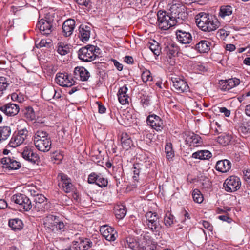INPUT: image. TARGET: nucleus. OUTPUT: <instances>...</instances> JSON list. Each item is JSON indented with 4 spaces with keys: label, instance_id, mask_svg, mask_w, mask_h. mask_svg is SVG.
Listing matches in <instances>:
<instances>
[{
    "label": "nucleus",
    "instance_id": "obj_1",
    "mask_svg": "<svg viewBox=\"0 0 250 250\" xmlns=\"http://www.w3.org/2000/svg\"><path fill=\"white\" fill-rule=\"evenodd\" d=\"M195 21L197 26L205 32L215 31L220 26V22L215 16L204 12L198 14Z\"/></svg>",
    "mask_w": 250,
    "mask_h": 250
},
{
    "label": "nucleus",
    "instance_id": "obj_2",
    "mask_svg": "<svg viewBox=\"0 0 250 250\" xmlns=\"http://www.w3.org/2000/svg\"><path fill=\"white\" fill-rule=\"evenodd\" d=\"M170 16L177 21L178 24L182 23L188 17V13L186 12V8L181 3H177L172 4L170 8Z\"/></svg>",
    "mask_w": 250,
    "mask_h": 250
},
{
    "label": "nucleus",
    "instance_id": "obj_3",
    "mask_svg": "<svg viewBox=\"0 0 250 250\" xmlns=\"http://www.w3.org/2000/svg\"><path fill=\"white\" fill-rule=\"evenodd\" d=\"M158 26L161 29L166 30L178 24L177 21L167 14L166 11H159L157 13Z\"/></svg>",
    "mask_w": 250,
    "mask_h": 250
},
{
    "label": "nucleus",
    "instance_id": "obj_4",
    "mask_svg": "<svg viewBox=\"0 0 250 250\" xmlns=\"http://www.w3.org/2000/svg\"><path fill=\"white\" fill-rule=\"evenodd\" d=\"M179 47L174 42H167L166 44L164 51L167 55V62L171 65H174L176 63V58L179 52Z\"/></svg>",
    "mask_w": 250,
    "mask_h": 250
},
{
    "label": "nucleus",
    "instance_id": "obj_5",
    "mask_svg": "<svg viewBox=\"0 0 250 250\" xmlns=\"http://www.w3.org/2000/svg\"><path fill=\"white\" fill-rule=\"evenodd\" d=\"M28 133V131L25 128L18 131L17 133H15L9 143L10 146L15 148L23 144L27 139Z\"/></svg>",
    "mask_w": 250,
    "mask_h": 250
},
{
    "label": "nucleus",
    "instance_id": "obj_6",
    "mask_svg": "<svg viewBox=\"0 0 250 250\" xmlns=\"http://www.w3.org/2000/svg\"><path fill=\"white\" fill-rule=\"evenodd\" d=\"M241 181L237 176H231L227 178L224 183V187L227 192H234L240 188Z\"/></svg>",
    "mask_w": 250,
    "mask_h": 250
},
{
    "label": "nucleus",
    "instance_id": "obj_7",
    "mask_svg": "<svg viewBox=\"0 0 250 250\" xmlns=\"http://www.w3.org/2000/svg\"><path fill=\"white\" fill-rule=\"evenodd\" d=\"M79 58L85 62L93 60L94 45H88L80 49L78 52Z\"/></svg>",
    "mask_w": 250,
    "mask_h": 250
},
{
    "label": "nucleus",
    "instance_id": "obj_8",
    "mask_svg": "<svg viewBox=\"0 0 250 250\" xmlns=\"http://www.w3.org/2000/svg\"><path fill=\"white\" fill-rule=\"evenodd\" d=\"M58 178H60L58 186L62 190L66 193H70L74 188V186L71 183V180L66 175L62 173L58 174Z\"/></svg>",
    "mask_w": 250,
    "mask_h": 250
},
{
    "label": "nucleus",
    "instance_id": "obj_9",
    "mask_svg": "<svg viewBox=\"0 0 250 250\" xmlns=\"http://www.w3.org/2000/svg\"><path fill=\"white\" fill-rule=\"evenodd\" d=\"M176 39L181 44H190L193 39L191 33L183 29H178L176 31Z\"/></svg>",
    "mask_w": 250,
    "mask_h": 250
},
{
    "label": "nucleus",
    "instance_id": "obj_10",
    "mask_svg": "<svg viewBox=\"0 0 250 250\" xmlns=\"http://www.w3.org/2000/svg\"><path fill=\"white\" fill-rule=\"evenodd\" d=\"M124 245L125 247L133 250H143L147 249L143 242H141L138 238L132 237H127L126 241L124 242Z\"/></svg>",
    "mask_w": 250,
    "mask_h": 250
},
{
    "label": "nucleus",
    "instance_id": "obj_11",
    "mask_svg": "<svg viewBox=\"0 0 250 250\" xmlns=\"http://www.w3.org/2000/svg\"><path fill=\"white\" fill-rule=\"evenodd\" d=\"M101 234L108 241H114L117 237V234L114 229L107 225L100 227Z\"/></svg>",
    "mask_w": 250,
    "mask_h": 250
},
{
    "label": "nucleus",
    "instance_id": "obj_12",
    "mask_svg": "<svg viewBox=\"0 0 250 250\" xmlns=\"http://www.w3.org/2000/svg\"><path fill=\"white\" fill-rule=\"evenodd\" d=\"M52 22L50 20L42 19L38 22L36 27L40 30L42 34L47 36L52 31Z\"/></svg>",
    "mask_w": 250,
    "mask_h": 250
},
{
    "label": "nucleus",
    "instance_id": "obj_13",
    "mask_svg": "<svg viewBox=\"0 0 250 250\" xmlns=\"http://www.w3.org/2000/svg\"><path fill=\"white\" fill-rule=\"evenodd\" d=\"M92 28V24L89 23L81 24L79 26L78 37L83 42H85L88 41Z\"/></svg>",
    "mask_w": 250,
    "mask_h": 250
},
{
    "label": "nucleus",
    "instance_id": "obj_14",
    "mask_svg": "<svg viewBox=\"0 0 250 250\" xmlns=\"http://www.w3.org/2000/svg\"><path fill=\"white\" fill-rule=\"evenodd\" d=\"M240 79H220L218 86L222 91H227L240 84Z\"/></svg>",
    "mask_w": 250,
    "mask_h": 250
},
{
    "label": "nucleus",
    "instance_id": "obj_15",
    "mask_svg": "<svg viewBox=\"0 0 250 250\" xmlns=\"http://www.w3.org/2000/svg\"><path fill=\"white\" fill-rule=\"evenodd\" d=\"M0 163L3 168L9 170H17L21 167V164L14 158L5 157L0 160Z\"/></svg>",
    "mask_w": 250,
    "mask_h": 250
},
{
    "label": "nucleus",
    "instance_id": "obj_16",
    "mask_svg": "<svg viewBox=\"0 0 250 250\" xmlns=\"http://www.w3.org/2000/svg\"><path fill=\"white\" fill-rule=\"evenodd\" d=\"M76 22L74 20L69 19L66 20L62 26L63 35L65 37H70L75 28Z\"/></svg>",
    "mask_w": 250,
    "mask_h": 250
},
{
    "label": "nucleus",
    "instance_id": "obj_17",
    "mask_svg": "<svg viewBox=\"0 0 250 250\" xmlns=\"http://www.w3.org/2000/svg\"><path fill=\"white\" fill-rule=\"evenodd\" d=\"M0 110L7 116H14L19 113L20 108L16 104L8 103L1 106Z\"/></svg>",
    "mask_w": 250,
    "mask_h": 250
},
{
    "label": "nucleus",
    "instance_id": "obj_18",
    "mask_svg": "<svg viewBox=\"0 0 250 250\" xmlns=\"http://www.w3.org/2000/svg\"><path fill=\"white\" fill-rule=\"evenodd\" d=\"M147 123L156 130H160L163 128V121L161 118L156 115H151L147 118Z\"/></svg>",
    "mask_w": 250,
    "mask_h": 250
},
{
    "label": "nucleus",
    "instance_id": "obj_19",
    "mask_svg": "<svg viewBox=\"0 0 250 250\" xmlns=\"http://www.w3.org/2000/svg\"><path fill=\"white\" fill-rule=\"evenodd\" d=\"M22 156L25 160L33 164L36 163L39 159L38 155L33 152V149L30 146H26L24 148Z\"/></svg>",
    "mask_w": 250,
    "mask_h": 250
},
{
    "label": "nucleus",
    "instance_id": "obj_20",
    "mask_svg": "<svg viewBox=\"0 0 250 250\" xmlns=\"http://www.w3.org/2000/svg\"><path fill=\"white\" fill-rule=\"evenodd\" d=\"M76 250H86L91 247L92 243L87 238H80L73 242Z\"/></svg>",
    "mask_w": 250,
    "mask_h": 250
},
{
    "label": "nucleus",
    "instance_id": "obj_21",
    "mask_svg": "<svg viewBox=\"0 0 250 250\" xmlns=\"http://www.w3.org/2000/svg\"><path fill=\"white\" fill-rule=\"evenodd\" d=\"M173 83V86L178 92H187L189 86L185 79H170Z\"/></svg>",
    "mask_w": 250,
    "mask_h": 250
},
{
    "label": "nucleus",
    "instance_id": "obj_22",
    "mask_svg": "<svg viewBox=\"0 0 250 250\" xmlns=\"http://www.w3.org/2000/svg\"><path fill=\"white\" fill-rule=\"evenodd\" d=\"M36 148L40 151L46 152L51 148L52 142L51 139L39 141L34 144Z\"/></svg>",
    "mask_w": 250,
    "mask_h": 250
},
{
    "label": "nucleus",
    "instance_id": "obj_23",
    "mask_svg": "<svg viewBox=\"0 0 250 250\" xmlns=\"http://www.w3.org/2000/svg\"><path fill=\"white\" fill-rule=\"evenodd\" d=\"M42 94L46 100L49 101L52 99L53 100H58L61 97V94L53 88L48 89H45L42 92Z\"/></svg>",
    "mask_w": 250,
    "mask_h": 250
},
{
    "label": "nucleus",
    "instance_id": "obj_24",
    "mask_svg": "<svg viewBox=\"0 0 250 250\" xmlns=\"http://www.w3.org/2000/svg\"><path fill=\"white\" fill-rule=\"evenodd\" d=\"M231 164L228 160L225 159L218 161L216 165V169L222 173H225L228 171L231 168Z\"/></svg>",
    "mask_w": 250,
    "mask_h": 250
},
{
    "label": "nucleus",
    "instance_id": "obj_25",
    "mask_svg": "<svg viewBox=\"0 0 250 250\" xmlns=\"http://www.w3.org/2000/svg\"><path fill=\"white\" fill-rule=\"evenodd\" d=\"M59 218L56 216L49 215L46 216L44 219V225L45 228H47L49 230L52 231L56 224H57Z\"/></svg>",
    "mask_w": 250,
    "mask_h": 250
},
{
    "label": "nucleus",
    "instance_id": "obj_26",
    "mask_svg": "<svg viewBox=\"0 0 250 250\" xmlns=\"http://www.w3.org/2000/svg\"><path fill=\"white\" fill-rule=\"evenodd\" d=\"M9 226L14 230H21L23 227L22 221L19 218L11 219L8 222Z\"/></svg>",
    "mask_w": 250,
    "mask_h": 250
},
{
    "label": "nucleus",
    "instance_id": "obj_27",
    "mask_svg": "<svg viewBox=\"0 0 250 250\" xmlns=\"http://www.w3.org/2000/svg\"><path fill=\"white\" fill-rule=\"evenodd\" d=\"M210 43L206 40H202L195 45V49L200 53L208 52L210 49Z\"/></svg>",
    "mask_w": 250,
    "mask_h": 250
},
{
    "label": "nucleus",
    "instance_id": "obj_28",
    "mask_svg": "<svg viewBox=\"0 0 250 250\" xmlns=\"http://www.w3.org/2000/svg\"><path fill=\"white\" fill-rule=\"evenodd\" d=\"M74 74L75 78H78V77L80 78H89L90 77L89 72L83 67H76L74 71Z\"/></svg>",
    "mask_w": 250,
    "mask_h": 250
},
{
    "label": "nucleus",
    "instance_id": "obj_29",
    "mask_svg": "<svg viewBox=\"0 0 250 250\" xmlns=\"http://www.w3.org/2000/svg\"><path fill=\"white\" fill-rule=\"evenodd\" d=\"M211 156V153L207 150L198 151L193 153L192 155V158L201 160H208Z\"/></svg>",
    "mask_w": 250,
    "mask_h": 250
},
{
    "label": "nucleus",
    "instance_id": "obj_30",
    "mask_svg": "<svg viewBox=\"0 0 250 250\" xmlns=\"http://www.w3.org/2000/svg\"><path fill=\"white\" fill-rule=\"evenodd\" d=\"M114 212L117 218L122 219L126 214V208L123 205H117L114 207Z\"/></svg>",
    "mask_w": 250,
    "mask_h": 250
},
{
    "label": "nucleus",
    "instance_id": "obj_31",
    "mask_svg": "<svg viewBox=\"0 0 250 250\" xmlns=\"http://www.w3.org/2000/svg\"><path fill=\"white\" fill-rule=\"evenodd\" d=\"M70 45L63 42L58 43L57 52L62 56L65 55L70 51Z\"/></svg>",
    "mask_w": 250,
    "mask_h": 250
},
{
    "label": "nucleus",
    "instance_id": "obj_32",
    "mask_svg": "<svg viewBox=\"0 0 250 250\" xmlns=\"http://www.w3.org/2000/svg\"><path fill=\"white\" fill-rule=\"evenodd\" d=\"M48 133L42 130H39L37 131L34 136V142L36 144V142L39 141H42L43 140H46L50 139Z\"/></svg>",
    "mask_w": 250,
    "mask_h": 250
},
{
    "label": "nucleus",
    "instance_id": "obj_33",
    "mask_svg": "<svg viewBox=\"0 0 250 250\" xmlns=\"http://www.w3.org/2000/svg\"><path fill=\"white\" fill-rule=\"evenodd\" d=\"M11 128L8 126L0 127V142L6 140L10 135Z\"/></svg>",
    "mask_w": 250,
    "mask_h": 250
},
{
    "label": "nucleus",
    "instance_id": "obj_34",
    "mask_svg": "<svg viewBox=\"0 0 250 250\" xmlns=\"http://www.w3.org/2000/svg\"><path fill=\"white\" fill-rule=\"evenodd\" d=\"M186 142H187V143L189 142L193 144H201L202 143L201 137L194 133L189 134L187 137Z\"/></svg>",
    "mask_w": 250,
    "mask_h": 250
},
{
    "label": "nucleus",
    "instance_id": "obj_35",
    "mask_svg": "<svg viewBox=\"0 0 250 250\" xmlns=\"http://www.w3.org/2000/svg\"><path fill=\"white\" fill-rule=\"evenodd\" d=\"M107 179L104 178L101 174H95V184L100 188L106 187L107 186Z\"/></svg>",
    "mask_w": 250,
    "mask_h": 250
},
{
    "label": "nucleus",
    "instance_id": "obj_36",
    "mask_svg": "<svg viewBox=\"0 0 250 250\" xmlns=\"http://www.w3.org/2000/svg\"><path fill=\"white\" fill-rule=\"evenodd\" d=\"M232 13V8L229 5H223L221 6L220 9L219 15L222 18L229 16Z\"/></svg>",
    "mask_w": 250,
    "mask_h": 250
},
{
    "label": "nucleus",
    "instance_id": "obj_37",
    "mask_svg": "<svg viewBox=\"0 0 250 250\" xmlns=\"http://www.w3.org/2000/svg\"><path fill=\"white\" fill-rule=\"evenodd\" d=\"M56 83L62 87H71L74 84V79H55Z\"/></svg>",
    "mask_w": 250,
    "mask_h": 250
},
{
    "label": "nucleus",
    "instance_id": "obj_38",
    "mask_svg": "<svg viewBox=\"0 0 250 250\" xmlns=\"http://www.w3.org/2000/svg\"><path fill=\"white\" fill-rule=\"evenodd\" d=\"M174 217L171 212L168 211H167L164 218V222L167 228L171 227L174 223Z\"/></svg>",
    "mask_w": 250,
    "mask_h": 250
},
{
    "label": "nucleus",
    "instance_id": "obj_39",
    "mask_svg": "<svg viewBox=\"0 0 250 250\" xmlns=\"http://www.w3.org/2000/svg\"><path fill=\"white\" fill-rule=\"evenodd\" d=\"M121 141L123 147L126 150L130 147L132 143L131 139L128 137L127 134H125L122 137Z\"/></svg>",
    "mask_w": 250,
    "mask_h": 250
},
{
    "label": "nucleus",
    "instance_id": "obj_40",
    "mask_svg": "<svg viewBox=\"0 0 250 250\" xmlns=\"http://www.w3.org/2000/svg\"><path fill=\"white\" fill-rule=\"evenodd\" d=\"M217 142L223 146H226L229 143L231 140V137L228 134H223L218 136Z\"/></svg>",
    "mask_w": 250,
    "mask_h": 250
},
{
    "label": "nucleus",
    "instance_id": "obj_41",
    "mask_svg": "<svg viewBox=\"0 0 250 250\" xmlns=\"http://www.w3.org/2000/svg\"><path fill=\"white\" fill-rule=\"evenodd\" d=\"M34 208L37 211L45 212L49 209L50 204L46 201L41 204L36 203L34 205Z\"/></svg>",
    "mask_w": 250,
    "mask_h": 250
},
{
    "label": "nucleus",
    "instance_id": "obj_42",
    "mask_svg": "<svg viewBox=\"0 0 250 250\" xmlns=\"http://www.w3.org/2000/svg\"><path fill=\"white\" fill-rule=\"evenodd\" d=\"M183 215L184 216L185 219L181 222V223L183 224V225L180 227V228L185 227L188 229V228H190L191 223L189 213L186 210H184Z\"/></svg>",
    "mask_w": 250,
    "mask_h": 250
},
{
    "label": "nucleus",
    "instance_id": "obj_43",
    "mask_svg": "<svg viewBox=\"0 0 250 250\" xmlns=\"http://www.w3.org/2000/svg\"><path fill=\"white\" fill-rule=\"evenodd\" d=\"M11 200L15 203L21 206L22 203L23 202L24 200L27 201V196L25 195L22 194H16L14 195L12 197Z\"/></svg>",
    "mask_w": 250,
    "mask_h": 250
},
{
    "label": "nucleus",
    "instance_id": "obj_44",
    "mask_svg": "<svg viewBox=\"0 0 250 250\" xmlns=\"http://www.w3.org/2000/svg\"><path fill=\"white\" fill-rule=\"evenodd\" d=\"M155 222H151L147 223L146 225L152 231L158 232L161 229V226L159 220L155 221Z\"/></svg>",
    "mask_w": 250,
    "mask_h": 250
},
{
    "label": "nucleus",
    "instance_id": "obj_45",
    "mask_svg": "<svg viewBox=\"0 0 250 250\" xmlns=\"http://www.w3.org/2000/svg\"><path fill=\"white\" fill-rule=\"evenodd\" d=\"M24 115L26 119L30 121L35 120L36 118L35 113L33 108L29 106L25 108Z\"/></svg>",
    "mask_w": 250,
    "mask_h": 250
},
{
    "label": "nucleus",
    "instance_id": "obj_46",
    "mask_svg": "<svg viewBox=\"0 0 250 250\" xmlns=\"http://www.w3.org/2000/svg\"><path fill=\"white\" fill-rule=\"evenodd\" d=\"M192 197L194 201L197 203H201L203 201V195L197 189H195L193 191Z\"/></svg>",
    "mask_w": 250,
    "mask_h": 250
},
{
    "label": "nucleus",
    "instance_id": "obj_47",
    "mask_svg": "<svg viewBox=\"0 0 250 250\" xmlns=\"http://www.w3.org/2000/svg\"><path fill=\"white\" fill-rule=\"evenodd\" d=\"M165 152L166 153L167 158L168 159L172 158L174 156V151L172 148V145L171 143H167L165 146Z\"/></svg>",
    "mask_w": 250,
    "mask_h": 250
},
{
    "label": "nucleus",
    "instance_id": "obj_48",
    "mask_svg": "<svg viewBox=\"0 0 250 250\" xmlns=\"http://www.w3.org/2000/svg\"><path fill=\"white\" fill-rule=\"evenodd\" d=\"M146 223H150L151 222H155V221L159 220V217L157 213L152 212L151 211L148 212L146 213Z\"/></svg>",
    "mask_w": 250,
    "mask_h": 250
},
{
    "label": "nucleus",
    "instance_id": "obj_49",
    "mask_svg": "<svg viewBox=\"0 0 250 250\" xmlns=\"http://www.w3.org/2000/svg\"><path fill=\"white\" fill-rule=\"evenodd\" d=\"M154 43H150L149 46L150 49L156 55H159L160 52V47L159 46V44L157 42L154 41Z\"/></svg>",
    "mask_w": 250,
    "mask_h": 250
},
{
    "label": "nucleus",
    "instance_id": "obj_50",
    "mask_svg": "<svg viewBox=\"0 0 250 250\" xmlns=\"http://www.w3.org/2000/svg\"><path fill=\"white\" fill-rule=\"evenodd\" d=\"M21 206V208H22L25 211H28L32 208L31 202L27 197V201L24 200Z\"/></svg>",
    "mask_w": 250,
    "mask_h": 250
},
{
    "label": "nucleus",
    "instance_id": "obj_51",
    "mask_svg": "<svg viewBox=\"0 0 250 250\" xmlns=\"http://www.w3.org/2000/svg\"><path fill=\"white\" fill-rule=\"evenodd\" d=\"M11 99L13 101H18L19 103H22L24 100L22 94L21 93L18 94L16 93H13L11 94Z\"/></svg>",
    "mask_w": 250,
    "mask_h": 250
},
{
    "label": "nucleus",
    "instance_id": "obj_52",
    "mask_svg": "<svg viewBox=\"0 0 250 250\" xmlns=\"http://www.w3.org/2000/svg\"><path fill=\"white\" fill-rule=\"evenodd\" d=\"M140 103L144 107L148 106L150 104V98L148 96L143 95L141 97Z\"/></svg>",
    "mask_w": 250,
    "mask_h": 250
},
{
    "label": "nucleus",
    "instance_id": "obj_53",
    "mask_svg": "<svg viewBox=\"0 0 250 250\" xmlns=\"http://www.w3.org/2000/svg\"><path fill=\"white\" fill-rule=\"evenodd\" d=\"M133 168L134 169L133 173L134 176L133 177L135 180H137V177L139 176L140 169V166L139 163H136L133 165Z\"/></svg>",
    "mask_w": 250,
    "mask_h": 250
},
{
    "label": "nucleus",
    "instance_id": "obj_54",
    "mask_svg": "<svg viewBox=\"0 0 250 250\" xmlns=\"http://www.w3.org/2000/svg\"><path fill=\"white\" fill-rule=\"evenodd\" d=\"M103 160V155L102 154H97L95 151V163H97L99 166H102L104 163Z\"/></svg>",
    "mask_w": 250,
    "mask_h": 250
},
{
    "label": "nucleus",
    "instance_id": "obj_55",
    "mask_svg": "<svg viewBox=\"0 0 250 250\" xmlns=\"http://www.w3.org/2000/svg\"><path fill=\"white\" fill-rule=\"evenodd\" d=\"M95 104L98 106V110L99 113L103 114L105 113L106 110V107L104 104H102L101 102L97 101L95 103Z\"/></svg>",
    "mask_w": 250,
    "mask_h": 250
},
{
    "label": "nucleus",
    "instance_id": "obj_56",
    "mask_svg": "<svg viewBox=\"0 0 250 250\" xmlns=\"http://www.w3.org/2000/svg\"><path fill=\"white\" fill-rule=\"evenodd\" d=\"M6 79H0V96L3 94V91L6 89L9 84L6 82Z\"/></svg>",
    "mask_w": 250,
    "mask_h": 250
},
{
    "label": "nucleus",
    "instance_id": "obj_57",
    "mask_svg": "<svg viewBox=\"0 0 250 250\" xmlns=\"http://www.w3.org/2000/svg\"><path fill=\"white\" fill-rule=\"evenodd\" d=\"M46 201V198L44 197V196L42 194H40L37 195V196L35 198H34V202L35 204L36 203L41 204L42 202Z\"/></svg>",
    "mask_w": 250,
    "mask_h": 250
},
{
    "label": "nucleus",
    "instance_id": "obj_58",
    "mask_svg": "<svg viewBox=\"0 0 250 250\" xmlns=\"http://www.w3.org/2000/svg\"><path fill=\"white\" fill-rule=\"evenodd\" d=\"M119 102L123 105L128 104L129 97L127 95L118 96Z\"/></svg>",
    "mask_w": 250,
    "mask_h": 250
},
{
    "label": "nucleus",
    "instance_id": "obj_59",
    "mask_svg": "<svg viewBox=\"0 0 250 250\" xmlns=\"http://www.w3.org/2000/svg\"><path fill=\"white\" fill-rule=\"evenodd\" d=\"M127 88L126 85H125L121 88L118 90L117 95L118 96L127 95L126 94L127 91Z\"/></svg>",
    "mask_w": 250,
    "mask_h": 250
},
{
    "label": "nucleus",
    "instance_id": "obj_60",
    "mask_svg": "<svg viewBox=\"0 0 250 250\" xmlns=\"http://www.w3.org/2000/svg\"><path fill=\"white\" fill-rule=\"evenodd\" d=\"M152 77L151 73L148 70L145 69L142 72L141 78H149Z\"/></svg>",
    "mask_w": 250,
    "mask_h": 250
},
{
    "label": "nucleus",
    "instance_id": "obj_61",
    "mask_svg": "<svg viewBox=\"0 0 250 250\" xmlns=\"http://www.w3.org/2000/svg\"><path fill=\"white\" fill-rule=\"evenodd\" d=\"M219 110L220 112L224 113V115L227 117H228L230 116V111L228 110L225 107H219Z\"/></svg>",
    "mask_w": 250,
    "mask_h": 250
},
{
    "label": "nucleus",
    "instance_id": "obj_62",
    "mask_svg": "<svg viewBox=\"0 0 250 250\" xmlns=\"http://www.w3.org/2000/svg\"><path fill=\"white\" fill-rule=\"evenodd\" d=\"M218 219L223 221H226L228 223H230L232 221L231 218L228 216V214L222 215L218 216Z\"/></svg>",
    "mask_w": 250,
    "mask_h": 250
},
{
    "label": "nucleus",
    "instance_id": "obj_63",
    "mask_svg": "<svg viewBox=\"0 0 250 250\" xmlns=\"http://www.w3.org/2000/svg\"><path fill=\"white\" fill-rule=\"evenodd\" d=\"M96 149V153L98 152L99 154H102V152L103 151V145L101 143L98 144H95V149Z\"/></svg>",
    "mask_w": 250,
    "mask_h": 250
},
{
    "label": "nucleus",
    "instance_id": "obj_64",
    "mask_svg": "<svg viewBox=\"0 0 250 250\" xmlns=\"http://www.w3.org/2000/svg\"><path fill=\"white\" fill-rule=\"evenodd\" d=\"M244 177L246 181H248L250 180V170L244 169L243 171Z\"/></svg>",
    "mask_w": 250,
    "mask_h": 250
}]
</instances>
